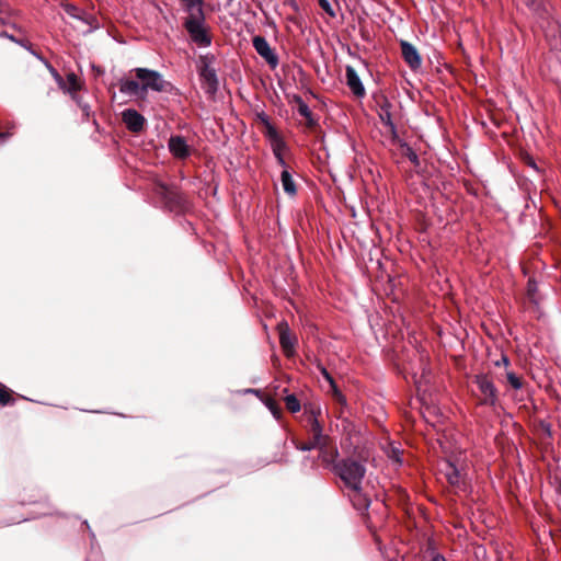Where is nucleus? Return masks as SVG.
I'll return each instance as SVG.
<instances>
[{"instance_id":"412c9836","label":"nucleus","mask_w":561,"mask_h":561,"mask_svg":"<svg viewBox=\"0 0 561 561\" xmlns=\"http://www.w3.org/2000/svg\"><path fill=\"white\" fill-rule=\"evenodd\" d=\"M1 37H4V38L13 42L14 44H18L21 47L25 48L27 51H30V54H32L37 59L44 60L43 57L36 50L33 49L32 44L27 39L18 38L14 35H12L5 31H3V34H1Z\"/></svg>"},{"instance_id":"f8f14e48","label":"nucleus","mask_w":561,"mask_h":561,"mask_svg":"<svg viewBox=\"0 0 561 561\" xmlns=\"http://www.w3.org/2000/svg\"><path fill=\"white\" fill-rule=\"evenodd\" d=\"M346 85L356 98H364L366 94L365 87L357 75L356 70L347 65L345 67Z\"/></svg>"},{"instance_id":"2eb2a0df","label":"nucleus","mask_w":561,"mask_h":561,"mask_svg":"<svg viewBox=\"0 0 561 561\" xmlns=\"http://www.w3.org/2000/svg\"><path fill=\"white\" fill-rule=\"evenodd\" d=\"M55 78L60 87L65 92H68L72 94V98L76 99V92L81 89V82L78 78V76L73 72H70L66 77V81L61 79L59 75H55Z\"/></svg>"},{"instance_id":"5701e85b","label":"nucleus","mask_w":561,"mask_h":561,"mask_svg":"<svg viewBox=\"0 0 561 561\" xmlns=\"http://www.w3.org/2000/svg\"><path fill=\"white\" fill-rule=\"evenodd\" d=\"M310 433L312 438L327 445V437L322 433V426L316 416L310 417Z\"/></svg>"},{"instance_id":"0eeeda50","label":"nucleus","mask_w":561,"mask_h":561,"mask_svg":"<svg viewBox=\"0 0 561 561\" xmlns=\"http://www.w3.org/2000/svg\"><path fill=\"white\" fill-rule=\"evenodd\" d=\"M252 44L255 51L270 65L271 68L274 69L277 67L278 57L265 37L260 35L254 36Z\"/></svg>"},{"instance_id":"ddd939ff","label":"nucleus","mask_w":561,"mask_h":561,"mask_svg":"<svg viewBox=\"0 0 561 561\" xmlns=\"http://www.w3.org/2000/svg\"><path fill=\"white\" fill-rule=\"evenodd\" d=\"M401 53L404 61L412 68L417 69L421 64L422 59L420 57V54L417 53L416 48L409 42L402 41L401 44Z\"/></svg>"},{"instance_id":"9b49d317","label":"nucleus","mask_w":561,"mask_h":561,"mask_svg":"<svg viewBox=\"0 0 561 561\" xmlns=\"http://www.w3.org/2000/svg\"><path fill=\"white\" fill-rule=\"evenodd\" d=\"M169 151L178 159H186L191 154V147L183 136L173 135L168 141Z\"/></svg>"},{"instance_id":"f03ea898","label":"nucleus","mask_w":561,"mask_h":561,"mask_svg":"<svg viewBox=\"0 0 561 561\" xmlns=\"http://www.w3.org/2000/svg\"><path fill=\"white\" fill-rule=\"evenodd\" d=\"M141 84V96L151 90L156 92H168L172 88L171 83L163 79L162 75L148 68H135L133 70Z\"/></svg>"},{"instance_id":"393cba45","label":"nucleus","mask_w":561,"mask_h":561,"mask_svg":"<svg viewBox=\"0 0 561 561\" xmlns=\"http://www.w3.org/2000/svg\"><path fill=\"white\" fill-rule=\"evenodd\" d=\"M262 121L265 124V136L267 137L270 142H273L282 138L276 128L268 122L266 117L262 118Z\"/></svg>"},{"instance_id":"aec40b11","label":"nucleus","mask_w":561,"mask_h":561,"mask_svg":"<svg viewBox=\"0 0 561 561\" xmlns=\"http://www.w3.org/2000/svg\"><path fill=\"white\" fill-rule=\"evenodd\" d=\"M294 444H295L296 448L298 450H301V451H309V450L319 448L320 451H321L322 459L324 461H328L327 456H325V453H327L325 451V448H327L325 444H322L321 442L316 440L314 438H311L310 442L302 443V444L294 440Z\"/></svg>"},{"instance_id":"72a5a7b5","label":"nucleus","mask_w":561,"mask_h":561,"mask_svg":"<svg viewBox=\"0 0 561 561\" xmlns=\"http://www.w3.org/2000/svg\"><path fill=\"white\" fill-rule=\"evenodd\" d=\"M432 561H446L444 556L437 553L433 557Z\"/></svg>"},{"instance_id":"6e6552de","label":"nucleus","mask_w":561,"mask_h":561,"mask_svg":"<svg viewBox=\"0 0 561 561\" xmlns=\"http://www.w3.org/2000/svg\"><path fill=\"white\" fill-rule=\"evenodd\" d=\"M162 196V199L164 202V205L171 210V211H180L185 206V198L184 196L175 191L171 190L165 185H160V192Z\"/></svg>"},{"instance_id":"6ab92c4d","label":"nucleus","mask_w":561,"mask_h":561,"mask_svg":"<svg viewBox=\"0 0 561 561\" xmlns=\"http://www.w3.org/2000/svg\"><path fill=\"white\" fill-rule=\"evenodd\" d=\"M119 91L129 96L141 95V84L136 80L122 79L119 81Z\"/></svg>"},{"instance_id":"473e14b6","label":"nucleus","mask_w":561,"mask_h":561,"mask_svg":"<svg viewBox=\"0 0 561 561\" xmlns=\"http://www.w3.org/2000/svg\"><path fill=\"white\" fill-rule=\"evenodd\" d=\"M501 363H502L504 366H506V367H507V366L510 365V359H508V357H507V356H505V355H503V356H502V358H501V362L499 360V362H496L495 364H496L497 366H500V365H501Z\"/></svg>"},{"instance_id":"cd10ccee","label":"nucleus","mask_w":561,"mask_h":561,"mask_svg":"<svg viewBox=\"0 0 561 561\" xmlns=\"http://www.w3.org/2000/svg\"><path fill=\"white\" fill-rule=\"evenodd\" d=\"M319 1V5L320 8L331 18H335L336 16V13L333 9V7L331 5V3L329 2V0H318Z\"/></svg>"},{"instance_id":"e433bc0d","label":"nucleus","mask_w":561,"mask_h":561,"mask_svg":"<svg viewBox=\"0 0 561 561\" xmlns=\"http://www.w3.org/2000/svg\"><path fill=\"white\" fill-rule=\"evenodd\" d=\"M5 135L4 134H0V137H4Z\"/></svg>"},{"instance_id":"f704fd0d","label":"nucleus","mask_w":561,"mask_h":561,"mask_svg":"<svg viewBox=\"0 0 561 561\" xmlns=\"http://www.w3.org/2000/svg\"><path fill=\"white\" fill-rule=\"evenodd\" d=\"M410 160L413 161V162H416L417 161V156L414 153V152H411V154L409 156Z\"/></svg>"},{"instance_id":"1a4fd4ad","label":"nucleus","mask_w":561,"mask_h":561,"mask_svg":"<svg viewBox=\"0 0 561 561\" xmlns=\"http://www.w3.org/2000/svg\"><path fill=\"white\" fill-rule=\"evenodd\" d=\"M213 57L202 56L199 76L202 80L208 85V90L215 92L218 88V79L216 70L210 66Z\"/></svg>"},{"instance_id":"2f4dec72","label":"nucleus","mask_w":561,"mask_h":561,"mask_svg":"<svg viewBox=\"0 0 561 561\" xmlns=\"http://www.w3.org/2000/svg\"><path fill=\"white\" fill-rule=\"evenodd\" d=\"M276 160H277V163L283 167L284 169H287V165H286V161L283 157V153H274Z\"/></svg>"},{"instance_id":"c9c22d12","label":"nucleus","mask_w":561,"mask_h":561,"mask_svg":"<svg viewBox=\"0 0 561 561\" xmlns=\"http://www.w3.org/2000/svg\"><path fill=\"white\" fill-rule=\"evenodd\" d=\"M82 110H83V112L88 115L89 106H88V105H83V106H82Z\"/></svg>"},{"instance_id":"4468645a","label":"nucleus","mask_w":561,"mask_h":561,"mask_svg":"<svg viewBox=\"0 0 561 561\" xmlns=\"http://www.w3.org/2000/svg\"><path fill=\"white\" fill-rule=\"evenodd\" d=\"M390 108H391V104L388 101L383 102L380 105L378 116H379L381 123L387 127L388 131L391 135V138L393 140H396L398 138V131H397V127L392 121V115H391Z\"/></svg>"},{"instance_id":"f257e3e1","label":"nucleus","mask_w":561,"mask_h":561,"mask_svg":"<svg viewBox=\"0 0 561 561\" xmlns=\"http://www.w3.org/2000/svg\"><path fill=\"white\" fill-rule=\"evenodd\" d=\"M333 471L348 489L351 501L357 511H366L370 505L369 499L363 493L362 483L366 474L363 461L353 457L343 458L333 466Z\"/></svg>"},{"instance_id":"7c9ffc66","label":"nucleus","mask_w":561,"mask_h":561,"mask_svg":"<svg viewBox=\"0 0 561 561\" xmlns=\"http://www.w3.org/2000/svg\"><path fill=\"white\" fill-rule=\"evenodd\" d=\"M268 409L271 410V412L273 413V415L275 417H279L280 415V410L278 409V407L275 404V402L271 401L268 404H267Z\"/></svg>"},{"instance_id":"a211bd4d","label":"nucleus","mask_w":561,"mask_h":561,"mask_svg":"<svg viewBox=\"0 0 561 561\" xmlns=\"http://www.w3.org/2000/svg\"><path fill=\"white\" fill-rule=\"evenodd\" d=\"M319 370H320L321 375L323 376V378L328 381L329 387H330V392L332 393V397L334 398V400L341 404H345L346 399L343 396V393L341 392V390L337 388L331 374L323 366H319Z\"/></svg>"},{"instance_id":"4be33fe9","label":"nucleus","mask_w":561,"mask_h":561,"mask_svg":"<svg viewBox=\"0 0 561 561\" xmlns=\"http://www.w3.org/2000/svg\"><path fill=\"white\" fill-rule=\"evenodd\" d=\"M280 182H282L283 190L286 194H288L289 196L296 195V192H297L296 185H295V182L293 180L290 172L287 169L283 170V172L280 174Z\"/></svg>"},{"instance_id":"423d86ee","label":"nucleus","mask_w":561,"mask_h":561,"mask_svg":"<svg viewBox=\"0 0 561 561\" xmlns=\"http://www.w3.org/2000/svg\"><path fill=\"white\" fill-rule=\"evenodd\" d=\"M442 472L451 486L465 489L466 473L462 468L457 467L450 460H446L442 463Z\"/></svg>"},{"instance_id":"9d476101","label":"nucleus","mask_w":561,"mask_h":561,"mask_svg":"<svg viewBox=\"0 0 561 561\" xmlns=\"http://www.w3.org/2000/svg\"><path fill=\"white\" fill-rule=\"evenodd\" d=\"M122 121L128 130L139 133L144 129L146 118L134 108H126L122 112Z\"/></svg>"},{"instance_id":"7ed1b4c3","label":"nucleus","mask_w":561,"mask_h":561,"mask_svg":"<svg viewBox=\"0 0 561 561\" xmlns=\"http://www.w3.org/2000/svg\"><path fill=\"white\" fill-rule=\"evenodd\" d=\"M183 26L186 30L191 41L201 48L211 45V36L206 24L205 16L195 19H184Z\"/></svg>"},{"instance_id":"39448f33","label":"nucleus","mask_w":561,"mask_h":561,"mask_svg":"<svg viewBox=\"0 0 561 561\" xmlns=\"http://www.w3.org/2000/svg\"><path fill=\"white\" fill-rule=\"evenodd\" d=\"M538 24L547 39L557 41L558 38H561V25L548 11L543 10L539 13Z\"/></svg>"},{"instance_id":"c85d7f7f","label":"nucleus","mask_w":561,"mask_h":561,"mask_svg":"<svg viewBox=\"0 0 561 561\" xmlns=\"http://www.w3.org/2000/svg\"><path fill=\"white\" fill-rule=\"evenodd\" d=\"M271 147H272L273 153H283L284 150L286 149V144L283 140V138H280V139H277L275 141L271 142Z\"/></svg>"},{"instance_id":"f3484780","label":"nucleus","mask_w":561,"mask_h":561,"mask_svg":"<svg viewBox=\"0 0 561 561\" xmlns=\"http://www.w3.org/2000/svg\"><path fill=\"white\" fill-rule=\"evenodd\" d=\"M183 10L187 14L185 19H195L205 16L203 0H180Z\"/></svg>"},{"instance_id":"c756f323","label":"nucleus","mask_w":561,"mask_h":561,"mask_svg":"<svg viewBox=\"0 0 561 561\" xmlns=\"http://www.w3.org/2000/svg\"><path fill=\"white\" fill-rule=\"evenodd\" d=\"M11 401V396L5 389H0V404L5 405Z\"/></svg>"},{"instance_id":"dca6fc26","label":"nucleus","mask_w":561,"mask_h":561,"mask_svg":"<svg viewBox=\"0 0 561 561\" xmlns=\"http://www.w3.org/2000/svg\"><path fill=\"white\" fill-rule=\"evenodd\" d=\"M279 344L284 351V354L288 357L295 353L296 339L290 334L287 324L285 328H280L279 331Z\"/></svg>"},{"instance_id":"20e7f679","label":"nucleus","mask_w":561,"mask_h":561,"mask_svg":"<svg viewBox=\"0 0 561 561\" xmlns=\"http://www.w3.org/2000/svg\"><path fill=\"white\" fill-rule=\"evenodd\" d=\"M473 382L479 390V403L492 408L496 407L499 403V391L491 377L485 374H479L474 376Z\"/></svg>"},{"instance_id":"b1692460","label":"nucleus","mask_w":561,"mask_h":561,"mask_svg":"<svg viewBox=\"0 0 561 561\" xmlns=\"http://www.w3.org/2000/svg\"><path fill=\"white\" fill-rule=\"evenodd\" d=\"M296 101L298 103L297 111H298L299 115H301L302 117L308 119L309 125H312L313 124L312 113H311V110L309 108L308 104L305 103L300 96H296Z\"/></svg>"},{"instance_id":"a878e982","label":"nucleus","mask_w":561,"mask_h":561,"mask_svg":"<svg viewBox=\"0 0 561 561\" xmlns=\"http://www.w3.org/2000/svg\"><path fill=\"white\" fill-rule=\"evenodd\" d=\"M285 404L288 411L296 413L300 411V402L295 394H287L285 397Z\"/></svg>"},{"instance_id":"bb28decb","label":"nucleus","mask_w":561,"mask_h":561,"mask_svg":"<svg viewBox=\"0 0 561 561\" xmlns=\"http://www.w3.org/2000/svg\"><path fill=\"white\" fill-rule=\"evenodd\" d=\"M505 376L507 382L513 389L519 390L523 387L522 378L517 376L514 371L507 370Z\"/></svg>"}]
</instances>
